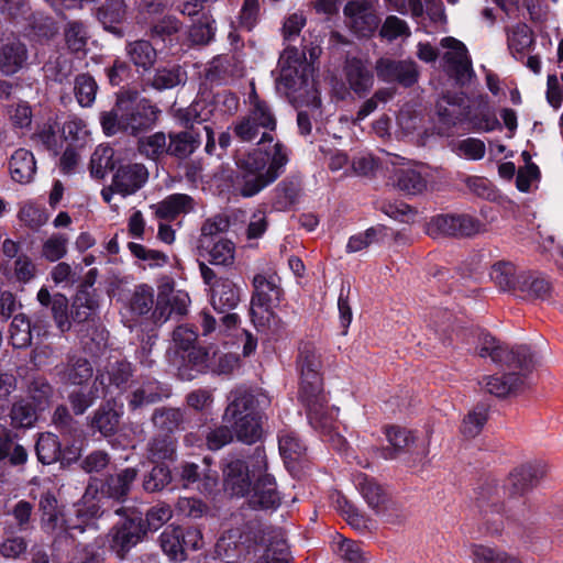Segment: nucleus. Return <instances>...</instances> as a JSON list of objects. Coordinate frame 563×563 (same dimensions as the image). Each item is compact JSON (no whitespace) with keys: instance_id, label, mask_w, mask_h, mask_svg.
Wrapping results in <instances>:
<instances>
[{"instance_id":"nucleus-11","label":"nucleus","mask_w":563,"mask_h":563,"mask_svg":"<svg viewBox=\"0 0 563 563\" xmlns=\"http://www.w3.org/2000/svg\"><path fill=\"white\" fill-rule=\"evenodd\" d=\"M146 529L141 518H128L115 525L109 533V544L121 559L135 547L145 534Z\"/></svg>"},{"instance_id":"nucleus-5","label":"nucleus","mask_w":563,"mask_h":563,"mask_svg":"<svg viewBox=\"0 0 563 563\" xmlns=\"http://www.w3.org/2000/svg\"><path fill=\"white\" fill-rule=\"evenodd\" d=\"M249 113L233 126L234 135L242 142H252L260 136L258 145L272 143V132L276 129V118L271 107L262 100L254 99Z\"/></svg>"},{"instance_id":"nucleus-29","label":"nucleus","mask_w":563,"mask_h":563,"mask_svg":"<svg viewBox=\"0 0 563 563\" xmlns=\"http://www.w3.org/2000/svg\"><path fill=\"white\" fill-rule=\"evenodd\" d=\"M42 411L34 402L27 398L16 399L10 409V424L14 429L31 428L37 420L38 412Z\"/></svg>"},{"instance_id":"nucleus-50","label":"nucleus","mask_w":563,"mask_h":563,"mask_svg":"<svg viewBox=\"0 0 563 563\" xmlns=\"http://www.w3.org/2000/svg\"><path fill=\"white\" fill-rule=\"evenodd\" d=\"M65 42L67 47L74 52H84L88 41L86 26L79 21H70L64 30Z\"/></svg>"},{"instance_id":"nucleus-19","label":"nucleus","mask_w":563,"mask_h":563,"mask_svg":"<svg viewBox=\"0 0 563 563\" xmlns=\"http://www.w3.org/2000/svg\"><path fill=\"white\" fill-rule=\"evenodd\" d=\"M384 433L388 445L378 451L384 460L396 459L415 442L413 433L399 426H388L384 429Z\"/></svg>"},{"instance_id":"nucleus-12","label":"nucleus","mask_w":563,"mask_h":563,"mask_svg":"<svg viewBox=\"0 0 563 563\" xmlns=\"http://www.w3.org/2000/svg\"><path fill=\"white\" fill-rule=\"evenodd\" d=\"M251 456L247 462L230 461L223 470L224 489L233 496H244L251 492L252 482Z\"/></svg>"},{"instance_id":"nucleus-14","label":"nucleus","mask_w":563,"mask_h":563,"mask_svg":"<svg viewBox=\"0 0 563 563\" xmlns=\"http://www.w3.org/2000/svg\"><path fill=\"white\" fill-rule=\"evenodd\" d=\"M350 27L360 36H369L378 26V18L365 1H351L344 7Z\"/></svg>"},{"instance_id":"nucleus-39","label":"nucleus","mask_w":563,"mask_h":563,"mask_svg":"<svg viewBox=\"0 0 563 563\" xmlns=\"http://www.w3.org/2000/svg\"><path fill=\"white\" fill-rule=\"evenodd\" d=\"M35 451L37 460L43 464H52L60 456V443L58 438L49 432L40 434Z\"/></svg>"},{"instance_id":"nucleus-59","label":"nucleus","mask_w":563,"mask_h":563,"mask_svg":"<svg viewBox=\"0 0 563 563\" xmlns=\"http://www.w3.org/2000/svg\"><path fill=\"white\" fill-rule=\"evenodd\" d=\"M53 319L60 332H66L71 327L70 316L68 313V299L62 294L53 296L51 306Z\"/></svg>"},{"instance_id":"nucleus-23","label":"nucleus","mask_w":563,"mask_h":563,"mask_svg":"<svg viewBox=\"0 0 563 563\" xmlns=\"http://www.w3.org/2000/svg\"><path fill=\"white\" fill-rule=\"evenodd\" d=\"M485 389L497 397H505L512 393H517L525 387L526 380L523 375L509 373L507 375H493L484 378Z\"/></svg>"},{"instance_id":"nucleus-26","label":"nucleus","mask_w":563,"mask_h":563,"mask_svg":"<svg viewBox=\"0 0 563 563\" xmlns=\"http://www.w3.org/2000/svg\"><path fill=\"white\" fill-rule=\"evenodd\" d=\"M121 415L122 406H119L114 400H108L96 411L92 427L106 437L111 435L119 426Z\"/></svg>"},{"instance_id":"nucleus-32","label":"nucleus","mask_w":563,"mask_h":563,"mask_svg":"<svg viewBox=\"0 0 563 563\" xmlns=\"http://www.w3.org/2000/svg\"><path fill=\"white\" fill-rule=\"evenodd\" d=\"M126 55L134 66L148 70L156 60V49L145 40L129 42L125 47Z\"/></svg>"},{"instance_id":"nucleus-60","label":"nucleus","mask_w":563,"mask_h":563,"mask_svg":"<svg viewBox=\"0 0 563 563\" xmlns=\"http://www.w3.org/2000/svg\"><path fill=\"white\" fill-rule=\"evenodd\" d=\"M128 247L136 258L147 262L151 267H161L168 262V257L165 253L147 249L142 244L130 242Z\"/></svg>"},{"instance_id":"nucleus-42","label":"nucleus","mask_w":563,"mask_h":563,"mask_svg":"<svg viewBox=\"0 0 563 563\" xmlns=\"http://www.w3.org/2000/svg\"><path fill=\"white\" fill-rule=\"evenodd\" d=\"M154 426L163 432H174L184 423V413L177 408H162L153 415Z\"/></svg>"},{"instance_id":"nucleus-13","label":"nucleus","mask_w":563,"mask_h":563,"mask_svg":"<svg viewBox=\"0 0 563 563\" xmlns=\"http://www.w3.org/2000/svg\"><path fill=\"white\" fill-rule=\"evenodd\" d=\"M255 563H289L288 547L278 536L263 533L253 548Z\"/></svg>"},{"instance_id":"nucleus-6","label":"nucleus","mask_w":563,"mask_h":563,"mask_svg":"<svg viewBox=\"0 0 563 563\" xmlns=\"http://www.w3.org/2000/svg\"><path fill=\"white\" fill-rule=\"evenodd\" d=\"M252 477L254 486L250 497L253 508L275 509L280 504L274 477L266 473L267 460L264 449L256 448L251 455Z\"/></svg>"},{"instance_id":"nucleus-56","label":"nucleus","mask_w":563,"mask_h":563,"mask_svg":"<svg viewBox=\"0 0 563 563\" xmlns=\"http://www.w3.org/2000/svg\"><path fill=\"white\" fill-rule=\"evenodd\" d=\"M172 482L170 470L165 465H156L143 478V488L148 493L159 492Z\"/></svg>"},{"instance_id":"nucleus-48","label":"nucleus","mask_w":563,"mask_h":563,"mask_svg":"<svg viewBox=\"0 0 563 563\" xmlns=\"http://www.w3.org/2000/svg\"><path fill=\"white\" fill-rule=\"evenodd\" d=\"M208 250L210 263L213 265L229 266L234 262L235 246L228 239H220L212 245L209 244Z\"/></svg>"},{"instance_id":"nucleus-47","label":"nucleus","mask_w":563,"mask_h":563,"mask_svg":"<svg viewBox=\"0 0 563 563\" xmlns=\"http://www.w3.org/2000/svg\"><path fill=\"white\" fill-rule=\"evenodd\" d=\"M213 23L211 16L202 12L189 30V38L192 44H208L214 36Z\"/></svg>"},{"instance_id":"nucleus-61","label":"nucleus","mask_w":563,"mask_h":563,"mask_svg":"<svg viewBox=\"0 0 563 563\" xmlns=\"http://www.w3.org/2000/svg\"><path fill=\"white\" fill-rule=\"evenodd\" d=\"M455 152L460 157L470 161H479L485 156L486 146L485 143L476 137H467L461 140L456 146Z\"/></svg>"},{"instance_id":"nucleus-30","label":"nucleus","mask_w":563,"mask_h":563,"mask_svg":"<svg viewBox=\"0 0 563 563\" xmlns=\"http://www.w3.org/2000/svg\"><path fill=\"white\" fill-rule=\"evenodd\" d=\"M345 76L355 93H365L373 86L372 73L358 59L353 58L346 62Z\"/></svg>"},{"instance_id":"nucleus-58","label":"nucleus","mask_w":563,"mask_h":563,"mask_svg":"<svg viewBox=\"0 0 563 563\" xmlns=\"http://www.w3.org/2000/svg\"><path fill=\"white\" fill-rule=\"evenodd\" d=\"M180 537L181 528L172 526L167 527L159 537L163 551L173 559L183 553Z\"/></svg>"},{"instance_id":"nucleus-40","label":"nucleus","mask_w":563,"mask_h":563,"mask_svg":"<svg viewBox=\"0 0 563 563\" xmlns=\"http://www.w3.org/2000/svg\"><path fill=\"white\" fill-rule=\"evenodd\" d=\"M137 150L142 155L154 161L161 158L165 154H168V143L165 133L156 132L140 139Z\"/></svg>"},{"instance_id":"nucleus-8","label":"nucleus","mask_w":563,"mask_h":563,"mask_svg":"<svg viewBox=\"0 0 563 563\" xmlns=\"http://www.w3.org/2000/svg\"><path fill=\"white\" fill-rule=\"evenodd\" d=\"M148 176L147 168L141 163L121 164L113 173L111 185L101 190V196L110 203L114 194L123 198L134 195L144 187Z\"/></svg>"},{"instance_id":"nucleus-20","label":"nucleus","mask_w":563,"mask_h":563,"mask_svg":"<svg viewBox=\"0 0 563 563\" xmlns=\"http://www.w3.org/2000/svg\"><path fill=\"white\" fill-rule=\"evenodd\" d=\"M194 207V199L186 194L169 195L156 205L151 206L155 216L165 220H174L180 214L192 211Z\"/></svg>"},{"instance_id":"nucleus-57","label":"nucleus","mask_w":563,"mask_h":563,"mask_svg":"<svg viewBox=\"0 0 563 563\" xmlns=\"http://www.w3.org/2000/svg\"><path fill=\"white\" fill-rule=\"evenodd\" d=\"M13 277L20 284L33 280L37 273L36 264L26 254H20L13 262Z\"/></svg>"},{"instance_id":"nucleus-27","label":"nucleus","mask_w":563,"mask_h":563,"mask_svg":"<svg viewBox=\"0 0 563 563\" xmlns=\"http://www.w3.org/2000/svg\"><path fill=\"white\" fill-rule=\"evenodd\" d=\"M544 471L536 465L527 464L516 468L507 481V488L514 495L521 496L528 490L538 478L543 476Z\"/></svg>"},{"instance_id":"nucleus-34","label":"nucleus","mask_w":563,"mask_h":563,"mask_svg":"<svg viewBox=\"0 0 563 563\" xmlns=\"http://www.w3.org/2000/svg\"><path fill=\"white\" fill-rule=\"evenodd\" d=\"M518 290L527 298L545 300L551 295L552 285L543 276L529 274L520 277Z\"/></svg>"},{"instance_id":"nucleus-10","label":"nucleus","mask_w":563,"mask_h":563,"mask_svg":"<svg viewBox=\"0 0 563 563\" xmlns=\"http://www.w3.org/2000/svg\"><path fill=\"white\" fill-rule=\"evenodd\" d=\"M478 354L481 357H489L495 363L507 364L521 369H528L532 364V355L527 346L509 350L488 334L482 336Z\"/></svg>"},{"instance_id":"nucleus-9","label":"nucleus","mask_w":563,"mask_h":563,"mask_svg":"<svg viewBox=\"0 0 563 563\" xmlns=\"http://www.w3.org/2000/svg\"><path fill=\"white\" fill-rule=\"evenodd\" d=\"M443 69L457 81L464 82L473 75L472 60L464 43L446 36L440 41Z\"/></svg>"},{"instance_id":"nucleus-37","label":"nucleus","mask_w":563,"mask_h":563,"mask_svg":"<svg viewBox=\"0 0 563 563\" xmlns=\"http://www.w3.org/2000/svg\"><path fill=\"white\" fill-rule=\"evenodd\" d=\"M113 155L114 151L109 145L97 146L90 158V175L93 178H103L109 169L114 168Z\"/></svg>"},{"instance_id":"nucleus-45","label":"nucleus","mask_w":563,"mask_h":563,"mask_svg":"<svg viewBox=\"0 0 563 563\" xmlns=\"http://www.w3.org/2000/svg\"><path fill=\"white\" fill-rule=\"evenodd\" d=\"M98 86L96 80L87 74H80L75 78V96L81 107H90L96 99Z\"/></svg>"},{"instance_id":"nucleus-2","label":"nucleus","mask_w":563,"mask_h":563,"mask_svg":"<svg viewBox=\"0 0 563 563\" xmlns=\"http://www.w3.org/2000/svg\"><path fill=\"white\" fill-rule=\"evenodd\" d=\"M159 112L156 106L141 98L136 91H123L118 95L114 108L101 113L100 122L107 135L118 131L136 134L154 126Z\"/></svg>"},{"instance_id":"nucleus-62","label":"nucleus","mask_w":563,"mask_h":563,"mask_svg":"<svg viewBox=\"0 0 563 563\" xmlns=\"http://www.w3.org/2000/svg\"><path fill=\"white\" fill-rule=\"evenodd\" d=\"M229 228V221L222 216H216L207 219L201 227V236L199 240L201 247H209L210 240Z\"/></svg>"},{"instance_id":"nucleus-22","label":"nucleus","mask_w":563,"mask_h":563,"mask_svg":"<svg viewBox=\"0 0 563 563\" xmlns=\"http://www.w3.org/2000/svg\"><path fill=\"white\" fill-rule=\"evenodd\" d=\"M240 301L238 287L229 279H217L211 290V305L214 310L225 312L234 309Z\"/></svg>"},{"instance_id":"nucleus-33","label":"nucleus","mask_w":563,"mask_h":563,"mask_svg":"<svg viewBox=\"0 0 563 563\" xmlns=\"http://www.w3.org/2000/svg\"><path fill=\"white\" fill-rule=\"evenodd\" d=\"M137 470L128 467L120 473L110 476L103 490L109 497L114 499H123L131 490L132 484L136 479Z\"/></svg>"},{"instance_id":"nucleus-35","label":"nucleus","mask_w":563,"mask_h":563,"mask_svg":"<svg viewBox=\"0 0 563 563\" xmlns=\"http://www.w3.org/2000/svg\"><path fill=\"white\" fill-rule=\"evenodd\" d=\"M9 460L13 466L23 465L27 461L26 450L18 443H14L13 435L7 428L0 430V462Z\"/></svg>"},{"instance_id":"nucleus-38","label":"nucleus","mask_w":563,"mask_h":563,"mask_svg":"<svg viewBox=\"0 0 563 563\" xmlns=\"http://www.w3.org/2000/svg\"><path fill=\"white\" fill-rule=\"evenodd\" d=\"M355 485L368 506L373 509H378L385 503L386 495L383 488L373 478L360 474L355 478Z\"/></svg>"},{"instance_id":"nucleus-7","label":"nucleus","mask_w":563,"mask_h":563,"mask_svg":"<svg viewBox=\"0 0 563 563\" xmlns=\"http://www.w3.org/2000/svg\"><path fill=\"white\" fill-rule=\"evenodd\" d=\"M278 67L277 82L286 89L298 91L308 86L312 66L307 63L305 53L299 52L298 48L286 47L279 57Z\"/></svg>"},{"instance_id":"nucleus-25","label":"nucleus","mask_w":563,"mask_h":563,"mask_svg":"<svg viewBox=\"0 0 563 563\" xmlns=\"http://www.w3.org/2000/svg\"><path fill=\"white\" fill-rule=\"evenodd\" d=\"M126 18V4L124 0H108L98 11V19L106 30L118 36H122L119 26Z\"/></svg>"},{"instance_id":"nucleus-41","label":"nucleus","mask_w":563,"mask_h":563,"mask_svg":"<svg viewBox=\"0 0 563 563\" xmlns=\"http://www.w3.org/2000/svg\"><path fill=\"white\" fill-rule=\"evenodd\" d=\"M10 342L16 349H23L31 344V324L23 313L13 317L9 329Z\"/></svg>"},{"instance_id":"nucleus-52","label":"nucleus","mask_w":563,"mask_h":563,"mask_svg":"<svg viewBox=\"0 0 563 563\" xmlns=\"http://www.w3.org/2000/svg\"><path fill=\"white\" fill-rule=\"evenodd\" d=\"M487 421V410L484 407H476L470 411L461 424V433L466 439L477 437Z\"/></svg>"},{"instance_id":"nucleus-1","label":"nucleus","mask_w":563,"mask_h":563,"mask_svg":"<svg viewBox=\"0 0 563 563\" xmlns=\"http://www.w3.org/2000/svg\"><path fill=\"white\" fill-rule=\"evenodd\" d=\"M288 161V148L280 142L254 148L236 159L234 191L244 198L256 196L284 173Z\"/></svg>"},{"instance_id":"nucleus-36","label":"nucleus","mask_w":563,"mask_h":563,"mask_svg":"<svg viewBox=\"0 0 563 563\" xmlns=\"http://www.w3.org/2000/svg\"><path fill=\"white\" fill-rule=\"evenodd\" d=\"M471 558L473 563H521L517 556L506 551L483 544L471 547Z\"/></svg>"},{"instance_id":"nucleus-3","label":"nucleus","mask_w":563,"mask_h":563,"mask_svg":"<svg viewBox=\"0 0 563 563\" xmlns=\"http://www.w3.org/2000/svg\"><path fill=\"white\" fill-rule=\"evenodd\" d=\"M297 367L300 373V399L307 408V416L311 426L324 427L321 411L325 410L327 396L323 393L321 377V356L317 347L305 342L299 345Z\"/></svg>"},{"instance_id":"nucleus-4","label":"nucleus","mask_w":563,"mask_h":563,"mask_svg":"<svg viewBox=\"0 0 563 563\" xmlns=\"http://www.w3.org/2000/svg\"><path fill=\"white\" fill-rule=\"evenodd\" d=\"M255 398L245 388L231 393L223 420L231 423L239 441L255 443L262 437L260 416L255 412Z\"/></svg>"},{"instance_id":"nucleus-18","label":"nucleus","mask_w":563,"mask_h":563,"mask_svg":"<svg viewBox=\"0 0 563 563\" xmlns=\"http://www.w3.org/2000/svg\"><path fill=\"white\" fill-rule=\"evenodd\" d=\"M390 163L400 167L397 169L396 177L397 185L401 190L416 195L427 188V179L419 167L407 166L405 158L396 155L390 158Z\"/></svg>"},{"instance_id":"nucleus-63","label":"nucleus","mask_w":563,"mask_h":563,"mask_svg":"<svg viewBox=\"0 0 563 563\" xmlns=\"http://www.w3.org/2000/svg\"><path fill=\"white\" fill-rule=\"evenodd\" d=\"M181 82L179 67L159 68L156 70L152 86L157 90L172 89Z\"/></svg>"},{"instance_id":"nucleus-53","label":"nucleus","mask_w":563,"mask_h":563,"mask_svg":"<svg viewBox=\"0 0 563 563\" xmlns=\"http://www.w3.org/2000/svg\"><path fill=\"white\" fill-rule=\"evenodd\" d=\"M53 395V388L44 377H34L27 385V399L44 410Z\"/></svg>"},{"instance_id":"nucleus-46","label":"nucleus","mask_w":563,"mask_h":563,"mask_svg":"<svg viewBox=\"0 0 563 563\" xmlns=\"http://www.w3.org/2000/svg\"><path fill=\"white\" fill-rule=\"evenodd\" d=\"M176 453V442L170 435L155 437L148 443V457L153 462L173 460Z\"/></svg>"},{"instance_id":"nucleus-44","label":"nucleus","mask_w":563,"mask_h":563,"mask_svg":"<svg viewBox=\"0 0 563 563\" xmlns=\"http://www.w3.org/2000/svg\"><path fill=\"white\" fill-rule=\"evenodd\" d=\"M490 278L503 290L518 289L516 268L512 263L500 261L494 264L490 269Z\"/></svg>"},{"instance_id":"nucleus-64","label":"nucleus","mask_w":563,"mask_h":563,"mask_svg":"<svg viewBox=\"0 0 563 563\" xmlns=\"http://www.w3.org/2000/svg\"><path fill=\"white\" fill-rule=\"evenodd\" d=\"M95 309V302L89 298L88 294H78L71 305L70 321L84 322L89 320Z\"/></svg>"},{"instance_id":"nucleus-49","label":"nucleus","mask_w":563,"mask_h":563,"mask_svg":"<svg viewBox=\"0 0 563 563\" xmlns=\"http://www.w3.org/2000/svg\"><path fill=\"white\" fill-rule=\"evenodd\" d=\"M98 494V486L89 484L81 500L76 505V515L81 522L96 518L100 506L95 501Z\"/></svg>"},{"instance_id":"nucleus-55","label":"nucleus","mask_w":563,"mask_h":563,"mask_svg":"<svg viewBox=\"0 0 563 563\" xmlns=\"http://www.w3.org/2000/svg\"><path fill=\"white\" fill-rule=\"evenodd\" d=\"M153 288L147 285H140L135 288L130 299V309L133 313L142 316L153 308Z\"/></svg>"},{"instance_id":"nucleus-43","label":"nucleus","mask_w":563,"mask_h":563,"mask_svg":"<svg viewBox=\"0 0 563 563\" xmlns=\"http://www.w3.org/2000/svg\"><path fill=\"white\" fill-rule=\"evenodd\" d=\"M40 510L42 512L41 525L46 532L54 531L59 521V510L57 499L51 493L43 494L40 499Z\"/></svg>"},{"instance_id":"nucleus-17","label":"nucleus","mask_w":563,"mask_h":563,"mask_svg":"<svg viewBox=\"0 0 563 563\" xmlns=\"http://www.w3.org/2000/svg\"><path fill=\"white\" fill-rule=\"evenodd\" d=\"M255 295L252 298L253 305L268 307L282 299L283 290L280 288V279L277 275L257 274L253 278Z\"/></svg>"},{"instance_id":"nucleus-31","label":"nucleus","mask_w":563,"mask_h":563,"mask_svg":"<svg viewBox=\"0 0 563 563\" xmlns=\"http://www.w3.org/2000/svg\"><path fill=\"white\" fill-rule=\"evenodd\" d=\"M60 378L73 385H82L93 375L91 363L85 357H69L65 368L59 372Z\"/></svg>"},{"instance_id":"nucleus-15","label":"nucleus","mask_w":563,"mask_h":563,"mask_svg":"<svg viewBox=\"0 0 563 563\" xmlns=\"http://www.w3.org/2000/svg\"><path fill=\"white\" fill-rule=\"evenodd\" d=\"M27 60L26 46L18 38H8L0 45V71L12 76L20 71Z\"/></svg>"},{"instance_id":"nucleus-16","label":"nucleus","mask_w":563,"mask_h":563,"mask_svg":"<svg viewBox=\"0 0 563 563\" xmlns=\"http://www.w3.org/2000/svg\"><path fill=\"white\" fill-rule=\"evenodd\" d=\"M132 375L131 363L118 360L110 362L104 371L98 374L96 383H99L106 393H111L112 387L118 390H125Z\"/></svg>"},{"instance_id":"nucleus-51","label":"nucleus","mask_w":563,"mask_h":563,"mask_svg":"<svg viewBox=\"0 0 563 563\" xmlns=\"http://www.w3.org/2000/svg\"><path fill=\"white\" fill-rule=\"evenodd\" d=\"M69 238L64 233H54L42 245V256L49 262H57L67 253Z\"/></svg>"},{"instance_id":"nucleus-21","label":"nucleus","mask_w":563,"mask_h":563,"mask_svg":"<svg viewBox=\"0 0 563 563\" xmlns=\"http://www.w3.org/2000/svg\"><path fill=\"white\" fill-rule=\"evenodd\" d=\"M534 43L533 32L525 23H518L507 31L508 49L517 60H523Z\"/></svg>"},{"instance_id":"nucleus-28","label":"nucleus","mask_w":563,"mask_h":563,"mask_svg":"<svg viewBox=\"0 0 563 563\" xmlns=\"http://www.w3.org/2000/svg\"><path fill=\"white\" fill-rule=\"evenodd\" d=\"M201 144V137L194 129L169 134L168 154L177 158H187Z\"/></svg>"},{"instance_id":"nucleus-24","label":"nucleus","mask_w":563,"mask_h":563,"mask_svg":"<svg viewBox=\"0 0 563 563\" xmlns=\"http://www.w3.org/2000/svg\"><path fill=\"white\" fill-rule=\"evenodd\" d=\"M9 167L14 181L27 184L33 179L36 172L34 155L25 148H19L12 154Z\"/></svg>"},{"instance_id":"nucleus-54","label":"nucleus","mask_w":563,"mask_h":563,"mask_svg":"<svg viewBox=\"0 0 563 563\" xmlns=\"http://www.w3.org/2000/svg\"><path fill=\"white\" fill-rule=\"evenodd\" d=\"M427 233L432 238L440 235L456 236V216L439 214L427 223Z\"/></svg>"}]
</instances>
